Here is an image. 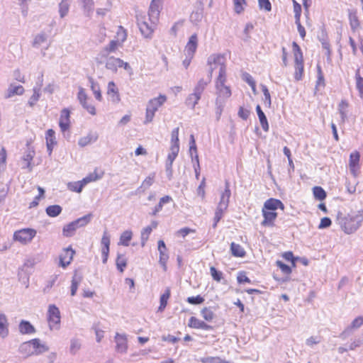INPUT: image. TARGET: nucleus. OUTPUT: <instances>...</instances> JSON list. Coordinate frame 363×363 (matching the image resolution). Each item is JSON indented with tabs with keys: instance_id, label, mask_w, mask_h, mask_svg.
Returning <instances> with one entry per match:
<instances>
[{
	"instance_id": "de8ad7c7",
	"label": "nucleus",
	"mask_w": 363,
	"mask_h": 363,
	"mask_svg": "<svg viewBox=\"0 0 363 363\" xmlns=\"http://www.w3.org/2000/svg\"><path fill=\"white\" fill-rule=\"evenodd\" d=\"M82 277L77 276V273L72 277V284H71V296H74L77 293L78 286L81 282Z\"/></svg>"
},
{
	"instance_id": "a878e982",
	"label": "nucleus",
	"mask_w": 363,
	"mask_h": 363,
	"mask_svg": "<svg viewBox=\"0 0 363 363\" xmlns=\"http://www.w3.org/2000/svg\"><path fill=\"white\" fill-rule=\"evenodd\" d=\"M9 335V323L5 314L0 313V337L5 338Z\"/></svg>"
},
{
	"instance_id": "69168bd1",
	"label": "nucleus",
	"mask_w": 363,
	"mask_h": 363,
	"mask_svg": "<svg viewBox=\"0 0 363 363\" xmlns=\"http://www.w3.org/2000/svg\"><path fill=\"white\" fill-rule=\"evenodd\" d=\"M187 302L192 305H199L202 303L204 301V298L201 296L200 295H198L196 296H190L187 298Z\"/></svg>"
},
{
	"instance_id": "393cba45",
	"label": "nucleus",
	"mask_w": 363,
	"mask_h": 363,
	"mask_svg": "<svg viewBox=\"0 0 363 363\" xmlns=\"http://www.w3.org/2000/svg\"><path fill=\"white\" fill-rule=\"evenodd\" d=\"M19 332L24 334H33L35 333L34 326L28 320H22L18 325Z\"/></svg>"
},
{
	"instance_id": "aec40b11",
	"label": "nucleus",
	"mask_w": 363,
	"mask_h": 363,
	"mask_svg": "<svg viewBox=\"0 0 363 363\" xmlns=\"http://www.w3.org/2000/svg\"><path fill=\"white\" fill-rule=\"evenodd\" d=\"M262 211L264 220L262 221L261 225L264 227H273L274 225V220L277 217V213L264 210Z\"/></svg>"
},
{
	"instance_id": "ddd939ff",
	"label": "nucleus",
	"mask_w": 363,
	"mask_h": 363,
	"mask_svg": "<svg viewBox=\"0 0 363 363\" xmlns=\"http://www.w3.org/2000/svg\"><path fill=\"white\" fill-rule=\"evenodd\" d=\"M160 9L161 0H152L148 11V16L149 20L153 24L157 23L158 21Z\"/></svg>"
},
{
	"instance_id": "2eb2a0df",
	"label": "nucleus",
	"mask_w": 363,
	"mask_h": 363,
	"mask_svg": "<svg viewBox=\"0 0 363 363\" xmlns=\"http://www.w3.org/2000/svg\"><path fill=\"white\" fill-rule=\"evenodd\" d=\"M279 208L284 211V203L279 199L271 198L264 202L262 210L275 212Z\"/></svg>"
},
{
	"instance_id": "9b49d317",
	"label": "nucleus",
	"mask_w": 363,
	"mask_h": 363,
	"mask_svg": "<svg viewBox=\"0 0 363 363\" xmlns=\"http://www.w3.org/2000/svg\"><path fill=\"white\" fill-rule=\"evenodd\" d=\"M99 179V177H98L97 176H94L93 174H90L89 176L84 178L82 181L69 182L67 184V188L69 190H70L72 191L80 193L82 191L84 186L86 184H88L91 182H93V181H96Z\"/></svg>"
},
{
	"instance_id": "37998d69",
	"label": "nucleus",
	"mask_w": 363,
	"mask_h": 363,
	"mask_svg": "<svg viewBox=\"0 0 363 363\" xmlns=\"http://www.w3.org/2000/svg\"><path fill=\"white\" fill-rule=\"evenodd\" d=\"M200 99L201 97L199 95L195 92H193L186 98L185 103L186 106H190L191 108H194Z\"/></svg>"
},
{
	"instance_id": "c03bdc74",
	"label": "nucleus",
	"mask_w": 363,
	"mask_h": 363,
	"mask_svg": "<svg viewBox=\"0 0 363 363\" xmlns=\"http://www.w3.org/2000/svg\"><path fill=\"white\" fill-rule=\"evenodd\" d=\"M313 196L315 199L323 201L326 198L325 191L320 186H314L313 188Z\"/></svg>"
},
{
	"instance_id": "0eeeda50",
	"label": "nucleus",
	"mask_w": 363,
	"mask_h": 363,
	"mask_svg": "<svg viewBox=\"0 0 363 363\" xmlns=\"http://www.w3.org/2000/svg\"><path fill=\"white\" fill-rule=\"evenodd\" d=\"M118 47H122L118 41L112 40L110 43L105 46L98 54L96 58L97 64H104V57H107L111 53L115 52Z\"/></svg>"
},
{
	"instance_id": "bf43d9fd",
	"label": "nucleus",
	"mask_w": 363,
	"mask_h": 363,
	"mask_svg": "<svg viewBox=\"0 0 363 363\" xmlns=\"http://www.w3.org/2000/svg\"><path fill=\"white\" fill-rule=\"evenodd\" d=\"M33 156H34V152H28L26 154H25L23 155V160L24 161V165H23V168H28L29 170L30 171L31 170V167H30V162L33 158Z\"/></svg>"
},
{
	"instance_id": "1a4fd4ad",
	"label": "nucleus",
	"mask_w": 363,
	"mask_h": 363,
	"mask_svg": "<svg viewBox=\"0 0 363 363\" xmlns=\"http://www.w3.org/2000/svg\"><path fill=\"white\" fill-rule=\"evenodd\" d=\"M36 230L31 228H23L17 230L13 234V239L21 243L26 244L32 240L36 235Z\"/></svg>"
},
{
	"instance_id": "774afa93",
	"label": "nucleus",
	"mask_w": 363,
	"mask_h": 363,
	"mask_svg": "<svg viewBox=\"0 0 363 363\" xmlns=\"http://www.w3.org/2000/svg\"><path fill=\"white\" fill-rule=\"evenodd\" d=\"M221 358L219 357H208L201 359L203 363H221Z\"/></svg>"
},
{
	"instance_id": "f704fd0d",
	"label": "nucleus",
	"mask_w": 363,
	"mask_h": 363,
	"mask_svg": "<svg viewBox=\"0 0 363 363\" xmlns=\"http://www.w3.org/2000/svg\"><path fill=\"white\" fill-rule=\"evenodd\" d=\"M171 291L170 289L167 287L164 294L161 295L160 299V306L158 308L159 311H162L166 308L167 304V300L170 297Z\"/></svg>"
},
{
	"instance_id": "72a5a7b5",
	"label": "nucleus",
	"mask_w": 363,
	"mask_h": 363,
	"mask_svg": "<svg viewBox=\"0 0 363 363\" xmlns=\"http://www.w3.org/2000/svg\"><path fill=\"white\" fill-rule=\"evenodd\" d=\"M359 158L360 155L357 151L352 152L350 155L349 165L351 172L353 173H354L355 167L359 164Z\"/></svg>"
},
{
	"instance_id": "dca6fc26",
	"label": "nucleus",
	"mask_w": 363,
	"mask_h": 363,
	"mask_svg": "<svg viewBox=\"0 0 363 363\" xmlns=\"http://www.w3.org/2000/svg\"><path fill=\"white\" fill-rule=\"evenodd\" d=\"M198 45L197 35L193 34L189 39V41L185 47L184 53L186 56L194 57V53L196 50Z\"/></svg>"
},
{
	"instance_id": "49530a36",
	"label": "nucleus",
	"mask_w": 363,
	"mask_h": 363,
	"mask_svg": "<svg viewBox=\"0 0 363 363\" xmlns=\"http://www.w3.org/2000/svg\"><path fill=\"white\" fill-rule=\"evenodd\" d=\"M132 232L130 230H125L123 232L120 237L119 244L123 246H128L129 242L132 239Z\"/></svg>"
},
{
	"instance_id": "bb28decb",
	"label": "nucleus",
	"mask_w": 363,
	"mask_h": 363,
	"mask_svg": "<svg viewBox=\"0 0 363 363\" xmlns=\"http://www.w3.org/2000/svg\"><path fill=\"white\" fill-rule=\"evenodd\" d=\"M24 92V88L21 85L10 84L7 89L6 98H11L15 95H22Z\"/></svg>"
},
{
	"instance_id": "7ed1b4c3",
	"label": "nucleus",
	"mask_w": 363,
	"mask_h": 363,
	"mask_svg": "<svg viewBox=\"0 0 363 363\" xmlns=\"http://www.w3.org/2000/svg\"><path fill=\"white\" fill-rule=\"evenodd\" d=\"M49 350V347L40 343L38 338L23 342L19 347V352L26 357L38 355Z\"/></svg>"
},
{
	"instance_id": "f3484780",
	"label": "nucleus",
	"mask_w": 363,
	"mask_h": 363,
	"mask_svg": "<svg viewBox=\"0 0 363 363\" xmlns=\"http://www.w3.org/2000/svg\"><path fill=\"white\" fill-rule=\"evenodd\" d=\"M104 63H105V67L108 70L116 73L117 72L118 67H120V64L122 62H121L120 58L108 55L107 57H104Z\"/></svg>"
},
{
	"instance_id": "39448f33",
	"label": "nucleus",
	"mask_w": 363,
	"mask_h": 363,
	"mask_svg": "<svg viewBox=\"0 0 363 363\" xmlns=\"http://www.w3.org/2000/svg\"><path fill=\"white\" fill-rule=\"evenodd\" d=\"M91 218L92 214L89 213L65 225L62 229V235L66 238L72 237L77 228L86 225Z\"/></svg>"
},
{
	"instance_id": "052dcab7",
	"label": "nucleus",
	"mask_w": 363,
	"mask_h": 363,
	"mask_svg": "<svg viewBox=\"0 0 363 363\" xmlns=\"http://www.w3.org/2000/svg\"><path fill=\"white\" fill-rule=\"evenodd\" d=\"M46 40H47V35H45V33H39L35 35L33 43V47H38L42 43L45 42Z\"/></svg>"
},
{
	"instance_id": "e433bc0d",
	"label": "nucleus",
	"mask_w": 363,
	"mask_h": 363,
	"mask_svg": "<svg viewBox=\"0 0 363 363\" xmlns=\"http://www.w3.org/2000/svg\"><path fill=\"white\" fill-rule=\"evenodd\" d=\"M231 253L233 256L243 257L245 255V251L239 244L232 242L230 245Z\"/></svg>"
},
{
	"instance_id": "338daca9",
	"label": "nucleus",
	"mask_w": 363,
	"mask_h": 363,
	"mask_svg": "<svg viewBox=\"0 0 363 363\" xmlns=\"http://www.w3.org/2000/svg\"><path fill=\"white\" fill-rule=\"evenodd\" d=\"M277 266L281 269L283 273L289 274L291 272V267L282 262L281 261H277Z\"/></svg>"
},
{
	"instance_id": "680f3d73",
	"label": "nucleus",
	"mask_w": 363,
	"mask_h": 363,
	"mask_svg": "<svg viewBox=\"0 0 363 363\" xmlns=\"http://www.w3.org/2000/svg\"><path fill=\"white\" fill-rule=\"evenodd\" d=\"M317 74H318V79L316 82V89H318V86H325V79L324 76L322 72L321 67L320 65H317Z\"/></svg>"
},
{
	"instance_id": "2f4dec72",
	"label": "nucleus",
	"mask_w": 363,
	"mask_h": 363,
	"mask_svg": "<svg viewBox=\"0 0 363 363\" xmlns=\"http://www.w3.org/2000/svg\"><path fill=\"white\" fill-rule=\"evenodd\" d=\"M155 177V173L150 174L146 179L143 182L141 186L137 189V193L144 192L145 190L149 189L153 184Z\"/></svg>"
},
{
	"instance_id": "6e6552de",
	"label": "nucleus",
	"mask_w": 363,
	"mask_h": 363,
	"mask_svg": "<svg viewBox=\"0 0 363 363\" xmlns=\"http://www.w3.org/2000/svg\"><path fill=\"white\" fill-rule=\"evenodd\" d=\"M136 18L138 26L141 34L145 38H152V33L155 29L157 23L153 24L151 22L150 25L148 24L145 21H144L145 17L142 16L137 15Z\"/></svg>"
},
{
	"instance_id": "6e6d98bb",
	"label": "nucleus",
	"mask_w": 363,
	"mask_h": 363,
	"mask_svg": "<svg viewBox=\"0 0 363 363\" xmlns=\"http://www.w3.org/2000/svg\"><path fill=\"white\" fill-rule=\"evenodd\" d=\"M201 314L206 321H211L215 316L212 310L207 307H205L201 310Z\"/></svg>"
},
{
	"instance_id": "09e8293b",
	"label": "nucleus",
	"mask_w": 363,
	"mask_h": 363,
	"mask_svg": "<svg viewBox=\"0 0 363 363\" xmlns=\"http://www.w3.org/2000/svg\"><path fill=\"white\" fill-rule=\"evenodd\" d=\"M70 4L60 2L58 4V11L61 18H65L69 13Z\"/></svg>"
},
{
	"instance_id": "79ce46f5",
	"label": "nucleus",
	"mask_w": 363,
	"mask_h": 363,
	"mask_svg": "<svg viewBox=\"0 0 363 363\" xmlns=\"http://www.w3.org/2000/svg\"><path fill=\"white\" fill-rule=\"evenodd\" d=\"M62 207L59 205H52L46 208V213L50 217H56L62 212Z\"/></svg>"
},
{
	"instance_id": "a19ab883",
	"label": "nucleus",
	"mask_w": 363,
	"mask_h": 363,
	"mask_svg": "<svg viewBox=\"0 0 363 363\" xmlns=\"http://www.w3.org/2000/svg\"><path fill=\"white\" fill-rule=\"evenodd\" d=\"M89 82L90 83L91 89L92 90V91L95 96V98L98 101H101L102 99V96L101 94V91H100L99 84L96 82H95L94 79L91 77L89 78Z\"/></svg>"
},
{
	"instance_id": "4be33fe9",
	"label": "nucleus",
	"mask_w": 363,
	"mask_h": 363,
	"mask_svg": "<svg viewBox=\"0 0 363 363\" xmlns=\"http://www.w3.org/2000/svg\"><path fill=\"white\" fill-rule=\"evenodd\" d=\"M363 325V317L358 316L351 323L350 326L345 328V330L341 333L340 337L345 338L351 333L352 329H357Z\"/></svg>"
},
{
	"instance_id": "a211bd4d",
	"label": "nucleus",
	"mask_w": 363,
	"mask_h": 363,
	"mask_svg": "<svg viewBox=\"0 0 363 363\" xmlns=\"http://www.w3.org/2000/svg\"><path fill=\"white\" fill-rule=\"evenodd\" d=\"M74 253L75 252L71 247L66 248L64 254L60 257V266L63 268L67 267L72 260Z\"/></svg>"
},
{
	"instance_id": "e2e57ef3",
	"label": "nucleus",
	"mask_w": 363,
	"mask_h": 363,
	"mask_svg": "<svg viewBox=\"0 0 363 363\" xmlns=\"http://www.w3.org/2000/svg\"><path fill=\"white\" fill-rule=\"evenodd\" d=\"M46 143L50 145H55V133L52 129L48 130L46 133Z\"/></svg>"
},
{
	"instance_id": "9d476101",
	"label": "nucleus",
	"mask_w": 363,
	"mask_h": 363,
	"mask_svg": "<svg viewBox=\"0 0 363 363\" xmlns=\"http://www.w3.org/2000/svg\"><path fill=\"white\" fill-rule=\"evenodd\" d=\"M48 319L49 322L50 328L58 329V325L60 323V312L59 308L54 304L50 305L48 311Z\"/></svg>"
},
{
	"instance_id": "4c0bfd02",
	"label": "nucleus",
	"mask_w": 363,
	"mask_h": 363,
	"mask_svg": "<svg viewBox=\"0 0 363 363\" xmlns=\"http://www.w3.org/2000/svg\"><path fill=\"white\" fill-rule=\"evenodd\" d=\"M127 36L128 34L126 30L123 26H119L116 31L115 37L116 39L115 40L118 41L119 44L123 46V43L126 40Z\"/></svg>"
},
{
	"instance_id": "b1692460",
	"label": "nucleus",
	"mask_w": 363,
	"mask_h": 363,
	"mask_svg": "<svg viewBox=\"0 0 363 363\" xmlns=\"http://www.w3.org/2000/svg\"><path fill=\"white\" fill-rule=\"evenodd\" d=\"M107 94L111 96L113 102L118 103L120 101L121 98L118 94V89L113 82H108Z\"/></svg>"
},
{
	"instance_id": "412c9836",
	"label": "nucleus",
	"mask_w": 363,
	"mask_h": 363,
	"mask_svg": "<svg viewBox=\"0 0 363 363\" xmlns=\"http://www.w3.org/2000/svg\"><path fill=\"white\" fill-rule=\"evenodd\" d=\"M166 100V96L160 94L158 97L150 99L147 105V108L155 113Z\"/></svg>"
},
{
	"instance_id": "20e7f679",
	"label": "nucleus",
	"mask_w": 363,
	"mask_h": 363,
	"mask_svg": "<svg viewBox=\"0 0 363 363\" xmlns=\"http://www.w3.org/2000/svg\"><path fill=\"white\" fill-rule=\"evenodd\" d=\"M208 65L209 66L208 75L212 77V74L214 69H218V76H226V66L225 59L223 55L220 54L211 55L208 58Z\"/></svg>"
},
{
	"instance_id": "f257e3e1",
	"label": "nucleus",
	"mask_w": 363,
	"mask_h": 363,
	"mask_svg": "<svg viewBox=\"0 0 363 363\" xmlns=\"http://www.w3.org/2000/svg\"><path fill=\"white\" fill-rule=\"evenodd\" d=\"M363 221V210L352 211L347 215L339 213L337 222L346 234L354 233Z\"/></svg>"
},
{
	"instance_id": "8fccbe9b",
	"label": "nucleus",
	"mask_w": 363,
	"mask_h": 363,
	"mask_svg": "<svg viewBox=\"0 0 363 363\" xmlns=\"http://www.w3.org/2000/svg\"><path fill=\"white\" fill-rule=\"evenodd\" d=\"M152 231L151 226H147L141 232V246L144 247L147 241L149 236Z\"/></svg>"
},
{
	"instance_id": "4d7b16f0",
	"label": "nucleus",
	"mask_w": 363,
	"mask_h": 363,
	"mask_svg": "<svg viewBox=\"0 0 363 363\" xmlns=\"http://www.w3.org/2000/svg\"><path fill=\"white\" fill-rule=\"evenodd\" d=\"M102 249L101 250H109V246H110V235H108V232L105 230L104 232L101 241Z\"/></svg>"
},
{
	"instance_id": "f8f14e48",
	"label": "nucleus",
	"mask_w": 363,
	"mask_h": 363,
	"mask_svg": "<svg viewBox=\"0 0 363 363\" xmlns=\"http://www.w3.org/2000/svg\"><path fill=\"white\" fill-rule=\"evenodd\" d=\"M116 342V351L125 354L128 351V335L125 333H116L114 337Z\"/></svg>"
},
{
	"instance_id": "864d4df0",
	"label": "nucleus",
	"mask_w": 363,
	"mask_h": 363,
	"mask_svg": "<svg viewBox=\"0 0 363 363\" xmlns=\"http://www.w3.org/2000/svg\"><path fill=\"white\" fill-rule=\"evenodd\" d=\"M127 265V261L125 257L122 255H118L116 259V267L117 269L121 272H123L124 269Z\"/></svg>"
},
{
	"instance_id": "4468645a",
	"label": "nucleus",
	"mask_w": 363,
	"mask_h": 363,
	"mask_svg": "<svg viewBox=\"0 0 363 363\" xmlns=\"http://www.w3.org/2000/svg\"><path fill=\"white\" fill-rule=\"evenodd\" d=\"M157 249L160 253L159 263L162 267L163 270L167 271V262L169 259V255L164 242L160 240L157 242Z\"/></svg>"
},
{
	"instance_id": "58836bf2",
	"label": "nucleus",
	"mask_w": 363,
	"mask_h": 363,
	"mask_svg": "<svg viewBox=\"0 0 363 363\" xmlns=\"http://www.w3.org/2000/svg\"><path fill=\"white\" fill-rule=\"evenodd\" d=\"M348 107V103L345 100H342L338 105V111L341 117V123H344L347 118L346 109Z\"/></svg>"
},
{
	"instance_id": "c9c22d12",
	"label": "nucleus",
	"mask_w": 363,
	"mask_h": 363,
	"mask_svg": "<svg viewBox=\"0 0 363 363\" xmlns=\"http://www.w3.org/2000/svg\"><path fill=\"white\" fill-rule=\"evenodd\" d=\"M356 88L359 96L363 99V77L360 75V69L358 68L355 72Z\"/></svg>"
},
{
	"instance_id": "3c124183",
	"label": "nucleus",
	"mask_w": 363,
	"mask_h": 363,
	"mask_svg": "<svg viewBox=\"0 0 363 363\" xmlns=\"http://www.w3.org/2000/svg\"><path fill=\"white\" fill-rule=\"evenodd\" d=\"M171 152L169 153L167 160L170 162H174V160L178 155L179 151V145H172L170 147Z\"/></svg>"
},
{
	"instance_id": "5701e85b",
	"label": "nucleus",
	"mask_w": 363,
	"mask_h": 363,
	"mask_svg": "<svg viewBox=\"0 0 363 363\" xmlns=\"http://www.w3.org/2000/svg\"><path fill=\"white\" fill-rule=\"evenodd\" d=\"M188 325L192 328L203 329L205 330H210L213 329L211 325L206 324L205 322L200 320L194 316L190 318Z\"/></svg>"
},
{
	"instance_id": "603ef678",
	"label": "nucleus",
	"mask_w": 363,
	"mask_h": 363,
	"mask_svg": "<svg viewBox=\"0 0 363 363\" xmlns=\"http://www.w3.org/2000/svg\"><path fill=\"white\" fill-rule=\"evenodd\" d=\"M261 89H262V91L263 92V94L264 96V105L267 107H270L271 104H272V100H271V96H270L269 89L267 87V86H265L264 84H261Z\"/></svg>"
},
{
	"instance_id": "473e14b6",
	"label": "nucleus",
	"mask_w": 363,
	"mask_h": 363,
	"mask_svg": "<svg viewBox=\"0 0 363 363\" xmlns=\"http://www.w3.org/2000/svg\"><path fill=\"white\" fill-rule=\"evenodd\" d=\"M225 204L224 203H218V207L216 208L215 216H214V223L213 224V228H215L217 226L218 223L221 219L224 211L227 209L228 207H225Z\"/></svg>"
},
{
	"instance_id": "a18cd8bd",
	"label": "nucleus",
	"mask_w": 363,
	"mask_h": 363,
	"mask_svg": "<svg viewBox=\"0 0 363 363\" xmlns=\"http://www.w3.org/2000/svg\"><path fill=\"white\" fill-rule=\"evenodd\" d=\"M350 25L353 32H355L359 27V21L355 13L350 12L349 14Z\"/></svg>"
},
{
	"instance_id": "6ab92c4d",
	"label": "nucleus",
	"mask_w": 363,
	"mask_h": 363,
	"mask_svg": "<svg viewBox=\"0 0 363 363\" xmlns=\"http://www.w3.org/2000/svg\"><path fill=\"white\" fill-rule=\"evenodd\" d=\"M70 112L67 108H64L61 111L59 125L62 132H65L69 128Z\"/></svg>"
},
{
	"instance_id": "423d86ee",
	"label": "nucleus",
	"mask_w": 363,
	"mask_h": 363,
	"mask_svg": "<svg viewBox=\"0 0 363 363\" xmlns=\"http://www.w3.org/2000/svg\"><path fill=\"white\" fill-rule=\"evenodd\" d=\"M293 49L294 52V58H295V79L298 81L302 78V75L303 73V55L301 50L300 47L295 42L293 43Z\"/></svg>"
},
{
	"instance_id": "cd10ccee",
	"label": "nucleus",
	"mask_w": 363,
	"mask_h": 363,
	"mask_svg": "<svg viewBox=\"0 0 363 363\" xmlns=\"http://www.w3.org/2000/svg\"><path fill=\"white\" fill-rule=\"evenodd\" d=\"M98 139V135L96 133H89L87 135L81 138L78 141V145L80 147H85L89 144L96 141Z\"/></svg>"
},
{
	"instance_id": "f03ea898",
	"label": "nucleus",
	"mask_w": 363,
	"mask_h": 363,
	"mask_svg": "<svg viewBox=\"0 0 363 363\" xmlns=\"http://www.w3.org/2000/svg\"><path fill=\"white\" fill-rule=\"evenodd\" d=\"M226 81L225 77H218L216 81V89L217 97L216 99L215 113L216 119L218 121L222 115L223 108L225 106L226 100L231 96V90L230 86L225 84Z\"/></svg>"
},
{
	"instance_id": "0e129e2a",
	"label": "nucleus",
	"mask_w": 363,
	"mask_h": 363,
	"mask_svg": "<svg viewBox=\"0 0 363 363\" xmlns=\"http://www.w3.org/2000/svg\"><path fill=\"white\" fill-rule=\"evenodd\" d=\"M210 272L213 279L219 282L223 278V273L220 271L217 270L214 267H210Z\"/></svg>"
},
{
	"instance_id": "5fc2aeb1",
	"label": "nucleus",
	"mask_w": 363,
	"mask_h": 363,
	"mask_svg": "<svg viewBox=\"0 0 363 363\" xmlns=\"http://www.w3.org/2000/svg\"><path fill=\"white\" fill-rule=\"evenodd\" d=\"M40 96V87H34L33 88V94L30 96V98L28 101V104L30 105V106H33L35 104V103L38 101Z\"/></svg>"
},
{
	"instance_id": "13d9d810",
	"label": "nucleus",
	"mask_w": 363,
	"mask_h": 363,
	"mask_svg": "<svg viewBox=\"0 0 363 363\" xmlns=\"http://www.w3.org/2000/svg\"><path fill=\"white\" fill-rule=\"evenodd\" d=\"M81 348V342L78 339H72L70 342L69 351L72 354H75Z\"/></svg>"
},
{
	"instance_id": "c756f323",
	"label": "nucleus",
	"mask_w": 363,
	"mask_h": 363,
	"mask_svg": "<svg viewBox=\"0 0 363 363\" xmlns=\"http://www.w3.org/2000/svg\"><path fill=\"white\" fill-rule=\"evenodd\" d=\"M211 78L212 77H210V76L208 75L207 79L205 80L203 79H201L194 87V92L201 97L206 86L211 82Z\"/></svg>"
},
{
	"instance_id": "ea45409f",
	"label": "nucleus",
	"mask_w": 363,
	"mask_h": 363,
	"mask_svg": "<svg viewBox=\"0 0 363 363\" xmlns=\"http://www.w3.org/2000/svg\"><path fill=\"white\" fill-rule=\"evenodd\" d=\"M230 184L228 181L225 182V188L224 191L221 194L220 201L219 203H224L225 207L228 206L229 199L230 197Z\"/></svg>"
},
{
	"instance_id": "7c9ffc66",
	"label": "nucleus",
	"mask_w": 363,
	"mask_h": 363,
	"mask_svg": "<svg viewBox=\"0 0 363 363\" xmlns=\"http://www.w3.org/2000/svg\"><path fill=\"white\" fill-rule=\"evenodd\" d=\"M256 111L261 124V126L262 129L267 132L269 130V124L267 119V117L264 114V113L262 111L261 107L259 105H257L256 106Z\"/></svg>"
},
{
	"instance_id": "c85d7f7f",
	"label": "nucleus",
	"mask_w": 363,
	"mask_h": 363,
	"mask_svg": "<svg viewBox=\"0 0 363 363\" xmlns=\"http://www.w3.org/2000/svg\"><path fill=\"white\" fill-rule=\"evenodd\" d=\"M84 15L90 18L94 11V0H80Z\"/></svg>"
}]
</instances>
